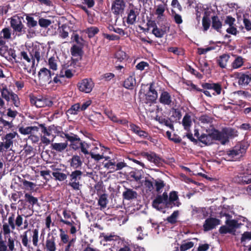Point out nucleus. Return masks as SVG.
<instances>
[{
	"label": "nucleus",
	"mask_w": 251,
	"mask_h": 251,
	"mask_svg": "<svg viewBox=\"0 0 251 251\" xmlns=\"http://www.w3.org/2000/svg\"><path fill=\"white\" fill-rule=\"evenodd\" d=\"M17 133L16 132L9 133L1 137L0 142V153L5 154L13 147L14 139Z\"/></svg>",
	"instance_id": "nucleus-5"
},
{
	"label": "nucleus",
	"mask_w": 251,
	"mask_h": 251,
	"mask_svg": "<svg viewBox=\"0 0 251 251\" xmlns=\"http://www.w3.org/2000/svg\"><path fill=\"white\" fill-rule=\"evenodd\" d=\"M131 130L139 137L142 138H148L149 136L148 133L145 131L141 129L140 127L134 124L130 125Z\"/></svg>",
	"instance_id": "nucleus-24"
},
{
	"label": "nucleus",
	"mask_w": 251,
	"mask_h": 251,
	"mask_svg": "<svg viewBox=\"0 0 251 251\" xmlns=\"http://www.w3.org/2000/svg\"><path fill=\"white\" fill-rule=\"evenodd\" d=\"M38 23L39 25L44 28L47 27L51 24L50 20L43 18L39 19Z\"/></svg>",
	"instance_id": "nucleus-48"
},
{
	"label": "nucleus",
	"mask_w": 251,
	"mask_h": 251,
	"mask_svg": "<svg viewBox=\"0 0 251 251\" xmlns=\"http://www.w3.org/2000/svg\"><path fill=\"white\" fill-rule=\"evenodd\" d=\"M105 114L113 122H116L123 125H126L127 123L126 120H118L116 115L110 110H105Z\"/></svg>",
	"instance_id": "nucleus-28"
},
{
	"label": "nucleus",
	"mask_w": 251,
	"mask_h": 251,
	"mask_svg": "<svg viewBox=\"0 0 251 251\" xmlns=\"http://www.w3.org/2000/svg\"><path fill=\"white\" fill-rule=\"evenodd\" d=\"M225 216L226 218V225L232 233L234 232L236 228L240 227L241 224L238 223L237 221L235 220H230L228 214H225Z\"/></svg>",
	"instance_id": "nucleus-23"
},
{
	"label": "nucleus",
	"mask_w": 251,
	"mask_h": 251,
	"mask_svg": "<svg viewBox=\"0 0 251 251\" xmlns=\"http://www.w3.org/2000/svg\"><path fill=\"white\" fill-rule=\"evenodd\" d=\"M26 20L27 21V25L29 27H34L37 25V22L34 20L32 17L26 16Z\"/></svg>",
	"instance_id": "nucleus-50"
},
{
	"label": "nucleus",
	"mask_w": 251,
	"mask_h": 251,
	"mask_svg": "<svg viewBox=\"0 0 251 251\" xmlns=\"http://www.w3.org/2000/svg\"><path fill=\"white\" fill-rule=\"evenodd\" d=\"M8 222L4 223L2 225L3 234L5 238H7V245L8 249L10 251H13L15 250V239L12 238L10 236L11 230L15 229L16 227L18 228L21 227L23 225V218L22 215H18L15 219L14 215H12L8 218Z\"/></svg>",
	"instance_id": "nucleus-1"
},
{
	"label": "nucleus",
	"mask_w": 251,
	"mask_h": 251,
	"mask_svg": "<svg viewBox=\"0 0 251 251\" xmlns=\"http://www.w3.org/2000/svg\"><path fill=\"white\" fill-rule=\"evenodd\" d=\"M136 17L137 15L135 11L133 10H130L127 16V23L129 25L133 24L136 21Z\"/></svg>",
	"instance_id": "nucleus-39"
},
{
	"label": "nucleus",
	"mask_w": 251,
	"mask_h": 251,
	"mask_svg": "<svg viewBox=\"0 0 251 251\" xmlns=\"http://www.w3.org/2000/svg\"><path fill=\"white\" fill-rule=\"evenodd\" d=\"M180 205L181 202L179 201L177 193L176 191L170 192L169 197H168L167 198L166 207H179Z\"/></svg>",
	"instance_id": "nucleus-13"
},
{
	"label": "nucleus",
	"mask_w": 251,
	"mask_h": 251,
	"mask_svg": "<svg viewBox=\"0 0 251 251\" xmlns=\"http://www.w3.org/2000/svg\"><path fill=\"white\" fill-rule=\"evenodd\" d=\"M201 123L204 124H210L212 122V119L206 115L202 116L200 118Z\"/></svg>",
	"instance_id": "nucleus-58"
},
{
	"label": "nucleus",
	"mask_w": 251,
	"mask_h": 251,
	"mask_svg": "<svg viewBox=\"0 0 251 251\" xmlns=\"http://www.w3.org/2000/svg\"><path fill=\"white\" fill-rule=\"evenodd\" d=\"M152 33L155 36V37L157 38H161L165 34V31L162 29H160L158 28L157 26H155V27L153 28Z\"/></svg>",
	"instance_id": "nucleus-44"
},
{
	"label": "nucleus",
	"mask_w": 251,
	"mask_h": 251,
	"mask_svg": "<svg viewBox=\"0 0 251 251\" xmlns=\"http://www.w3.org/2000/svg\"><path fill=\"white\" fill-rule=\"evenodd\" d=\"M81 110V107L79 103H76L68 110V113L72 115L77 114V113Z\"/></svg>",
	"instance_id": "nucleus-42"
},
{
	"label": "nucleus",
	"mask_w": 251,
	"mask_h": 251,
	"mask_svg": "<svg viewBox=\"0 0 251 251\" xmlns=\"http://www.w3.org/2000/svg\"><path fill=\"white\" fill-rule=\"evenodd\" d=\"M25 200L26 201L32 204V205L37 203L38 199L37 198L34 197L31 195L26 193L25 196Z\"/></svg>",
	"instance_id": "nucleus-45"
},
{
	"label": "nucleus",
	"mask_w": 251,
	"mask_h": 251,
	"mask_svg": "<svg viewBox=\"0 0 251 251\" xmlns=\"http://www.w3.org/2000/svg\"><path fill=\"white\" fill-rule=\"evenodd\" d=\"M1 37L5 39H9L11 38L10 30L8 28H5L1 32Z\"/></svg>",
	"instance_id": "nucleus-54"
},
{
	"label": "nucleus",
	"mask_w": 251,
	"mask_h": 251,
	"mask_svg": "<svg viewBox=\"0 0 251 251\" xmlns=\"http://www.w3.org/2000/svg\"><path fill=\"white\" fill-rule=\"evenodd\" d=\"M251 164L245 166H240L238 173L234 178L235 182L242 184L251 183Z\"/></svg>",
	"instance_id": "nucleus-3"
},
{
	"label": "nucleus",
	"mask_w": 251,
	"mask_h": 251,
	"mask_svg": "<svg viewBox=\"0 0 251 251\" xmlns=\"http://www.w3.org/2000/svg\"><path fill=\"white\" fill-rule=\"evenodd\" d=\"M251 240V232H245L242 235L241 238L242 242H245L247 240Z\"/></svg>",
	"instance_id": "nucleus-64"
},
{
	"label": "nucleus",
	"mask_w": 251,
	"mask_h": 251,
	"mask_svg": "<svg viewBox=\"0 0 251 251\" xmlns=\"http://www.w3.org/2000/svg\"><path fill=\"white\" fill-rule=\"evenodd\" d=\"M0 93L2 98L7 102L10 101V98L13 94V92L9 91L7 86L3 84L0 85Z\"/></svg>",
	"instance_id": "nucleus-22"
},
{
	"label": "nucleus",
	"mask_w": 251,
	"mask_h": 251,
	"mask_svg": "<svg viewBox=\"0 0 251 251\" xmlns=\"http://www.w3.org/2000/svg\"><path fill=\"white\" fill-rule=\"evenodd\" d=\"M167 198L168 194L166 192L163 193L162 195L157 196L152 201L153 207L159 211L162 210L164 205L166 207Z\"/></svg>",
	"instance_id": "nucleus-9"
},
{
	"label": "nucleus",
	"mask_w": 251,
	"mask_h": 251,
	"mask_svg": "<svg viewBox=\"0 0 251 251\" xmlns=\"http://www.w3.org/2000/svg\"><path fill=\"white\" fill-rule=\"evenodd\" d=\"M11 26L15 32L22 33L24 31V25L19 17H14L11 19Z\"/></svg>",
	"instance_id": "nucleus-17"
},
{
	"label": "nucleus",
	"mask_w": 251,
	"mask_h": 251,
	"mask_svg": "<svg viewBox=\"0 0 251 251\" xmlns=\"http://www.w3.org/2000/svg\"><path fill=\"white\" fill-rule=\"evenodd\" d=\"M137 193L130 189H126L123 192V196L125 199L130 200L136 198Z\"/></svg>",
	"instance_id": "nucleus-32"
},
{
	"label": "nucleus",
	"mask_w": 251,
	"mask_h": 251,
	"mask_svg": "<svg viewBox=\"0 0 251 251\" xmlns=\"http://www.w3.org/2000/svg\"><path fill=\"white\" fill-rule=\"evenodd\" d=\"M136 84V80L134 76L128 77L124 81V86L128 89H132Z\"/></svg>",
	"instance_id": "nucleus-29"
},
{
	"label": "nucleus",
	"mask_w": 251,
	"mask_h": 251,
	"mask_svg": "<svg viewBox=\"0 0 251 251\" xmlns=\"http://www.w3.org/2000/svg\"><path fill=\"white\" fill-rule=\"evenodd\" d=\"M70 166L74 169L79 168L82 165V161L78 155H74L70 160Z\"/></svg>",
	"instance_id": "nucleus-25"
},
{
	"label": "nucleus",
	"mask_w": 251,
	"mask_h": 251,
	"mask_svg": "<svg viewBox=\"0 0 251 251\" xmlns=\"http://www.w3.org/2000/svg\"><path fill=\"white\" fill-rule=\"evenodd\" d=\"M214 135L216 140H219L222 144H226L230 138L237 136V131L230 128H224L221 132L214 131Z\"/></svg>",
	"instance_id": "nucleus-4"
},
{
	"label": "nucleus",
	"mask_w": 251,
	"mask_h": 251,
	"mask_svg": "<svg viewBox=\"0 0 251 251\" xmlns=\"http://www.w3.org/2000/svg\"><path fill=\"white\" fill-rule=\"evenodd\" d=\"M212 27L217 30V31H219V30L222 27V23L220 22V20L219 19L218 17L214 16L212 17Z\"/></svg>",
	"instance_id": "nucleus-41"
},
{
	"label": "nucleus",
	"mask_w": 251,
	"mask_h": 251,
	"mask_svg": "<svg viewBox=\"0 0 251 251\" xmlns=\"http://www.w3.org/2000/svg\"><path fill=\"white\" fill-rule=\"evenodd\" d=\"M73 76V73L70 69H65L62 70L60 73V77H66L67 78H71Z\"/></svg>",
	"instance_id": "nucleus-51"
},
{
	"label": "nucleus",
	"mask_w": 251,
	"mask_h": 251,
	"mask_svg": "<svg viewBox=\"0 0 251 251\" xmlns=\"http://www.w3.org/2000/svg\"><path fill=\"white\" fill-rule=\"evenodd\" d=\"M146 97V102H151L154 101L157 98V92L152 88V84H151L149 90L146 94L145 95Z\"/></svg>",
	"instance_id": "nucleus-20"
},
{
	"label": "nucleus",
	"mask_w": 251,
	"mask_h": 251,
	"mask_svg": "<svg viewBox=\"0 0 251 251\" xmlns=\"http://www.w3.org/2000/svg\"><path fill=\"white\" fill-rule=\"evenodd\" d=\"M182 124L184 128L188 131L192 124L191 116L188 114L185 115L183 118Z\"/></svg>",
	"instance_id": "nucleus-31"
},
{
	"label": "nucleus",
	"mask_w": 251,
	"mask_h": 251,
	"mask_svg": "<svg viewBox=\"0 0 251 251\" xmlns=\"http://www.w3.org/2000/svg\"><path fill=\"white\" fill-rule=\"evenodd\" d=\"M201 70L205 74H209L210 73L208 64L205 62H203V63H201Z\"/></svg>",
	"instance_id": "nucleus-63"
},
{
	"label": "nucleus",
	"mask_w": 251,
	"mask_h": 251,
	"mask_svg": "<svg viewBox=\"0 0 251 251\" xmlns=\"http://www.w3.org/2000/svg\"><path fill=\"white\" fill-rule=\"evenodd\" d=\"M179 215V211L178 210L175 211L171 216L168 217L167 221L171 224H174L176 222L177 217Z\"/></svg>",
	"instance_id": "nucleus-47"
},
{
	"label": "nucleus",
	"mask_w": 251,
	"mask_h": 251,
	"mask_svg": "<svg viewBox=\"0 0 251 251\" xmlns=\"http://www.w3.org/2000/svg\"><path fill=\"white\" fill-rule=\"evenodd\" d=\"M58 60L54 57H50L48 60V65L50 69L56 71L58 68Z\"/></svg>",
	"instance_id": "nucleus-35"
},
{
	"label": "nucleus",
	"mask_w": 251,
	"mask_h": 251,
	"mask_svg": "<svg viewBox=\"0 0 251 251\" xmlns=\"http://www.w3.org/2000/svg\"><path fill=\"white\" fill-rule=\"evenodd\" d=\"M220 221L216 218H210L207 219L203 225L204 231L210 230L219 225H220Z\"/></svg>",
	"instance_id": "nucleus-16"
},
{
	"label": "nucleus",
	"mask_w": 251,
	"mask_h": 251,
	"mask_svg": "<svg viewBox=\"0 0 251 251\" xmlns=\"http://www.w3.org/2000/svg\"><path fill=\"white\" fill-rule=\"evenodd\" d=\"M52 129L53 127L51 126L49 127H43L42 128V132L43 134L41 136V140L46 145H48L52 142L55 137L52 133Z\"/></svg>",
	"instance_id": "nucleus-10"
},
{
	"label": "nucleus",
	"mask_w": 251,
	"mask_h": 251,
	"mask_svg": "<svg viewBox=\"0 0 251 251\" xmlns=\"http://www.w3.org/2000/svg\"><path fill=\"white\" fill-rule=\"evenodd\" d=\"M250 82L249 75L242 74L238 77V83L240 85H247Z\"/></svg>",
	"instance_id": "nucleus-38"
},
{
	"label": "nucleus",
	"mask_w": 251,
	"mask_h": 251,
	"mask_svg": "<svg viewBox=\"0 0 251 251\" xmlns=\"http://www.w3.org/2000/svg\"><path fill=\"white\" fill-rule=\"evenodd\" d=\"M28 233L30 234L33 245L37 247L39 242V230L37 228L33 229L31 230L28 229L20 235L22 243L26 248L27 251H34V248L30 244V240L28 238Z\"/></svg>",
	"instance_id": "nucleus-2"
},
{
	"label": "nucleus",
	"mask_w": 251,
	"mask_h": 251,
	"mask_svg": "<svg viewBox=\"0 0 251 251\" xmlns=\"http://www.w3.org/2000/svg\"><path fill=\"white\" fill-rule=\"evenodd\" d=\"M243 64V58L240 57H237L232 63V66L234 69H237L242 66Z\"/></svg>",
	"instance_id": "nucleus-46"
},
{
	"label": "nucleus",
	"mask_w": 251,
	"mask_h": 251,
	"mask_svg": "<svg viewBox=\"0 0 251 251\" xmlns=\"http://www.w3.org/2000/svg\"><path fill=\"white\" fill-rule=\"evenodd\" d=\"M13 126V125L12 122H9L5 120L3 118H0V127L5 128L6 129H9Z\"/></svg>",
	"instance_id": "nucleus-43"
},
{
	"label": "nucleus",
	"mask_w": 251,
	"mask_h": 251,
	"mask_svg": "<svg viewBox=\"0 0 251 251\" xmlns=\"http://www.w3.org/2000/svg\"><path fill=\"white\" fill-rule=\"evenodd\" d=\"M108 201L105 194H103L100 196L98 201V204L100 207V210H102L106 208Z\"/></svg>",
	"instance_id": "nucleus-37"
},
{
	"label": "nucleus",
	"mask_w": 251,
	"mask_h": 251,
	"mask_svg": "<svg viewBox=\"0 0 251 251\" xmlns=\"http://www.w3.org/2000/svg\"><path fill=\"white\" fill-rule=\"evenodd\" d=\"M82 142L80 141V139H78L77 140L74 141L70 144L71 147L75 150H76L80 148V147H81V144Z\"/></svg>",
	"instance_id": "nucleus-62"
},
{
	"label": "nucleus",
	"mask_w": 251,
	"mask_h": 251,
	"mask_svg": "<svg viewBox=\"0 0 251 251\" xmlns=\"http://www.w3.org/2000/svg\"><path fill=\"white\" fill-rule=\"evenodd\" d=\"M45 249L46 251H56V247L54 237L47 238L45 242Z\"/></svg>",
	"instance_id": "nucleus-26"
},
{
	"label": "nucleus",
	"mask_w": 251,
	"mask_h": 251,
	"mask_svg": "<svg viewBox=\"0 0 251 251\" xmlns=\"http://www.w3.org/2000/svg\"><path fill=\"white\" fill-rule=\"evenodd\" d=\"M229 59V55L224 54L221 56L218 59V64L222 68H225L227 65V63Z\"/></svg>",
	"instance_id": "nucleus-36"
},
{
	"label": "nucleus",
	"mask_w": 251,
	"mask_h": 251,
	"mask_svg": "<svg viewBox=\"0 0 251 251\" xmlns=\"http://www.w3.org/2000/svg\"><path fill=\"white\" fill-rule=\"evenodd\" d=\"M23 184L26 189L29 190H33L36 186L34 183L26 180H23Z\"/></svg>",
	"instance_id": "nucleus-61"
},
{
	"label": "nucleus",
	"mask_w": 251,
	"mask_h": 251,
	"mask_svg": "<svg viewBox=\"0 0 251 251\" xmlns=\"http://www.w3.org/2000/svg\"><path fill=\"white\" fill-rule=\"evenodd\" d=\"M155 186L156 188V191L157 192H160L161 189L164 187V183L161 180H155Z\"/></svg>",
	"instance_id": "nucleus-59"
},
{
	"label": "nucleus",
	"mask_w": 251,
	"mask_h": 251,
	"mask_svg": "<svg viewBox=\"0 0 251 251\" xmlns=\"http://www.w3.org/2000/svg\"><path fill=\"white\" fill-rule=\"evenodd\" d=\"M82 173L79 170H75L71 173L70 175V181L69 185L72 187L74 190H78L80 189L81 179Z\"/></svg>",
	"instance_id": "nucleus-8"
},
{
	"label": "nucleus",
	"mask_w": 251,
	"mask_h": 251,
	"mask_svg": "<svg viewBox=\"0 0 251 251\" xmlns=\"http://www.w3.org/2000/svg\"><path fill=\"white\" fill-rule=\"evenodd\" d=\"M159 101L162 104L170 106L173 103L171 95L167 91H163L161 93Z\"/></svg>",
	"instance_id": "nucleus-18"
},
{
	"label": "nucleus",
	"mask_w": 251,
	"mask_h": 251,
	"mask_svg": "<svg viewBox=\"0 0 251 251\" xmlns=\"http://www.w3.org/2000/svg\"><path fill=\"white\" fill-rule=\"evenodd\" d=\"M194 246V243L192 242H183L180 247L181 251H185L192 248Z\"/></svg>",
	"instance_id": "nucleus-49"
},
{
	"label": "nucleus",
	"mask_w": 251,
	"mask_h": 251,
	"mask_svg": "<svg viewBox=\"0 0 251 251\" xmlns=\"http://www.w3.org/2000/svg\"><path fill=\"white\" fill-rule=\"evenodd\" d=\"M166 5V3H163L156 6L155 14L157 15V20H161L164 18Z\"/></svg>",
	"instance_id": "nucleus-27"
},
{
	"label": "nucleus",
	"mask_w": 251,
	"mask_h": 251,
	"mask_svg": "<svg viewBox=\"0 0 251 251\" xmlns=\"http://www.w3.org/2000/svg\"><path fill=\"white\" fill-rule=\"evenodd\" d=\"M33 127L31 126H27L26 127H20L19 129V132L24 135L29 134L31 133Z\"/></svg>",
	"instance_id": "nucleus-55"
},
{
	"label": "nucleus",
	"mask_w": 251,
	"mask_h": 251,
	"mask_svg": "<svg viewBox=\"0 0 251 251\" xmlns=\"http://www.w3.org/2000/svg\"><path fill=\"white\" fill-rule=\"evenodd\" d=\"M247 147V145L244 143L238 144L231 150L227 151V155L233 160L238 159L245 153Z\"/></svg>",
	"instance_id": "nucleus-6"
},
{
	"label": "nucleus",
	"mask_w": 251,
	"mask_h": 251,
	"mask_svg": "<svg viewBox=\"0 0 251 251\" xmlns=\"http://www.w3.org/2000/svg\"><path fill=\"white\" fill-rule=\"evenodd\" d=\"M59 237L61 242L63 243V244L69 243L70 240H69V236L66 232L62 228L59 229Z\"/></svg>",
	"instance_id": "nucleus-40"
},
{
	"label": "nucleus",
	"mask_w": 251,
	"mask_h": 251,
	"mask_svg": "<svg viewBox=\"0 0 251 251\" xmlns=\"http://www.w3.org/2000/svg\"><path fill=\"white\" fill-rule=\"evenodd\" d=\"M125 3L123 0H116L112 5V10L116 14L122 12L125 8Z\"/></svg>",
	"instance_id": "nucleus-19"
},
{
	"label": "nucleus",
	"mask_w": 251,
	"mask_h": 251,
	"mask_svg": "<svg viewBox=\"0 0 251 251\" xmlns=\"http://www.w3.org/2000/svg\"><path fill=\"white\" fill-rule=\"evenodd\" d=\"M141 155L149 161L156 165H160L162 164L163 159L153 152H143Z\"/></svg>",
	"instance_id": "nucleus-12"
},
{
	"label": "nucleus",
	"mask_w": 251,
	"mask_h": 251,
	"mask_svg": "<svg viewBox=\"0 0 251 251\" xmlns=\"http://www.w3.org/2000/svg\"><path fill=\"white\" fill-rule=\"evenodd\" d=\"M115 164L116 162L112 160H109V161L104 164V167L107 169L112 170L110 172H113L115 171Z\"/></svg>",
	"instance_id": "nucleus-52"
},
{
	"label": "nucleus",
	"mask_w": 251,
	"mask_h": 251,
	"mask_svg": "<svg viewBox=\"0 0 251 251\" xmlns=\"http://www.w3.org/2000/svg\"><path fill=\"white\" fill-rule=\"evenodd\" d=\"M51 75L50 71L46 68L41 69L38 73L39 79L44 83L50 84L52 83Z\"/></svg>",
	"instance_id": "nucleus-14"
},
{
	"label": "nucleus",
	"mask_w": 251,
	"mask_h": 251,
	"mask_svg": "<svg viewBox=\"0 0 251 251\" xmlns=\"http://www.w3.org/2000/svg\"><path fill=\"white\" fill-rule=\"evenodd\" d=\"M214 136L213 131L211 134H202L199 137V139L202 143L208 145L212 143L213 140L215 139Z\"/></svg>",
	"instance_id": "nucleus-21"
},
{
	"label": "nucleus",
	"mask_w": 251,
	"mask_h": 251,
	"mask_svg": "<svg viewBox=\"0 0 251 251\" xmlns=\"http://www.w3.org/2000/svg\"><path fill=\"white\" fill-rule=\"evenodd\" d=\"M71 39L73 41H75L77 44L79 45L83 44V39L82 38L80 37L79 35L76 33H73Z\"/></svg>",
	"instance_id": "nucleus-57"
},
{
	"label": "nucleus",
	"mask_w": 251,
	"mask_h": 251,
	"mask_svg": "<svg viewBox=\"0 0 251 251\" xmlns=\"http://www.w3.org/2000/svg\"><path fill=\"white\" fill-rule=\"evenodd\" d=\"M77 86L80 91L89 93L92 91L94 86V83L91 79L85 78L79 82Z\"/></svg>",
	"instance_id": "nucleus-11"
},
{
	"label": "nucleus",
	"mask_w": 251,
	"mask_h": 251,
	"mask_svg": "<svg viewBox=\"0 0 251 251\" xmlns=\"http://www.w3.org/2000/svg\"><path fill=\"white\" fill-rule=\"evenodd\" d=\"M115 55L116 58L120 61H122L126 58V53L121 50L117 51Z\"/></svg>",
	"instance_id": "nucleus-56"
},
{
	"label": "nucleus",
	"mask_w": 251,
	"mask_h": 251,
	"mask_svg": "<svg viewBox=\"0 0 251 251\" xmlns=\"http://www.w3.org/2000/svg\"><path fill=\"white\" fill-rule=\"evenodd\" d=\"M107 149L104 148V147L99 146L95 147L93 148L90 152V154L92 158L94 159L95 161H98L101 159H105V160L109 159L108 156H105L104 154Z\"/></svg>",
	"instance_id": "nucleus-7"
},
{
	"label": "nucleus",
	"mask_w": 251,
	"mask_h": 251,
	"mask_svg": "<svg viewBox=\"0 0 251 251\" xmlns=\"http://www.w3.org/2000/svg\"><path fill=\"white\" fill-rule=\"evenodd\" d=\"M52 175L56 180L62 181L66 179L67 175L59 171L58 169L54 170Z\"/></svg>",
	"instance_id": "nucleus-33"
},
{
	"label": "nucleus",
	"mask_w": 251,
	"mask_h": 251,
	"mask_svg": "<svg viewBox=\"0 0 251 251\" xmlns=\"http://www.w3.org/2000/svg\"><path fill=\"white\" fill-rule=\"evenodd\" d=\"M89 145L87 143L85 142H82L81 144V151L85 154H90V152L88 151V149H89Z\"/></svg>",
	"instance_id": "nucleus-60"
},
{
	"label": "nucleus",
	"mask_w": 251,
	"mask_h": 251,
	"mask_svg": "<svg viewBox=\"0 0 251 251\" xmlns=\"http://www.w3.org/2000/svg\"><path fill=\"white\" fill-rule=\"evenodd\" d=\"M30 102L31 104L35 105L37 107H43L46 106H50L52 104L50 100L43 98L31 97L30 98Z\"/></svg>",
	"instance_id": "nucleus-15"
},
{
	"label": "nucleus",
	"mask_w": 251,
	"mask_h": 251,
	"mask_svg": "<svg viewBox=\"0 0 251 251\" xmlns=\"http://www.w3.org/2000/svg\"><path fill=\"white\" fill-rule=\"evenodd\" d=\"M68 145L67 141L63 143H54L51 144V148L52 150L62 152L67 148Z\"/></svg>",
	"instance_id": "nucleus-30"
},
{
	"label": "nucleus",
	"mask_w": 251,
	"mask_h": 251,
	"mask_svg": "<svg viewBox=\"0 0 251 251\" xmlns=\"http://www.w3.org/2000/svg\"><path fill=\"white\" fill-rule=\"evenodd\" d=\"M69 29L67 26L65 25H62L58 28L59 36L63 39H66L69 36Z\"/></svg>",
	"instance_id": "nucleus-34"
},
{
	"label": "nucleus",
	"mask_w": 251,
	"mask_h": 251,
	"mask_svg": "<svg viewBox=\"0 0 251 251\" xmlns=\"http://www.w3.org/2000/svg\"><path fill=\"white\" fill-rule=\"evenodd\" d=\"M98 31L99 29L96 27H91L88 28L86 30V32L90 38L93 37L98 32Z\"/></svg>",
	"instance_id": "nucleus-53"
}]
</instances>
